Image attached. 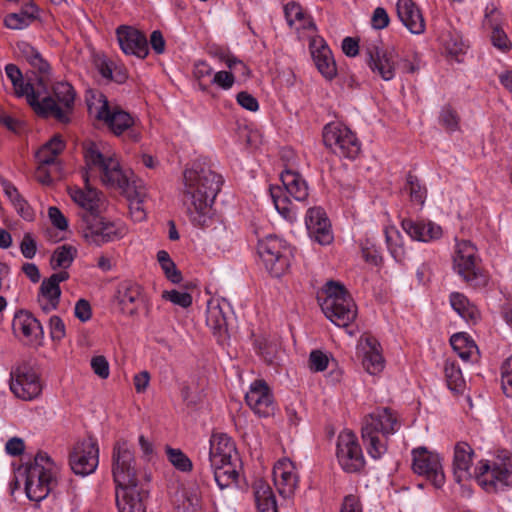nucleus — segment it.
Segmentation results:
<instances>
[{
  "label": "nucleus",
  "mask_w": 512,
  "mask_h": 512,
  "mask_svg": "<svg viewBox=\"0 0 512 512\" xmlns=\"http://www.w3.org/2000/svg\"><path fill=\"white\" fill-rule=\"evenodd\" d=\"M246 403L260 417H268L274 413L273 396L267 383L256 380L251 384L245 396Z\"/></svg>",
  "instance_id": "nucleus-20"
},
{
  "label": "nucleus",
  "mask_w": 512,
  "mask_h": 512,
  "mask_svg": "<svg viewBox=\"0 0 512 512\" xmlns=\"http://www.w3.org/2000/svg\"><path fill=\"white\" fill-rule=\"evenodd\" d=\"M363 366L371 375H376L382 371L384 367V360L382 355L376 350L375 345H371L370 351L365 353Z\"/></svg>",
  "instance_id": "nucleus-44"
},
{
  "label": "nucleus",
  "mask_w": 512,
  "mask_h": 512,
  "mask_svg": "<svg viewBox=\"0 0 512 512\" xmlns=\"http://www.w3.org/2000/svg\"><path fill=\"white\" fill-rule=\"evenodd\" d=\"M322 136L325 146L337 155L354 159L360 152L361 146L356 135L341 123L326 124Z\"/></svg>",
  "instance_id": "nucleus-9"
},
{
  "label": "nucleus",
  "mask_w": 512,
  "mask_h": 512,
  "mask_svg": "<svg viewBox=\"0 0 512 512\" xmlns=\"http://www.w3.org/2000/svg\"><path fill=\"white\" fill-rule=\"evenodd\" d=\"M310 50L318 71L327 80H332L337 75V68L327 44L324 43L322 38H314L310 42Z\"/></svg>",
  "instance_id": "nucleus-24"
},
{
  "label": "nucleus",
  "mask_w": 512,
  "mask_h": 512,
  "mask_svg": "<svg viewBox=\"0 0 512 512\" xmlns=\"http://www.w3.org/2000/svg\"><path fill=\"white\" fill-rule=\"evenodd\" d=\"M473 449L465 442L457 443L454 449L453 474L455 480L460 483L465 479L475 477V471L471 472Z\"/></svg>",
  "instance_id": "nucleus-28"
},
{
  "label": "nucleus",
  "mask_w": 512,
  "mask_h": 512,
  "mask_svg": "<svg viewBox=\"0 0 512 512\" xmlns=\"http://www.w3.org/2000/svg\"><path fill=\"white\" fill-rule=\"evenodd\" d=\"M77 249L69 244L57 247L50 259V266L53 270L69 268L76 257Z\"/></svg>",
  "instance_id": "nucleus-39"
},
{
  "label": "nucleus",
  "mask_w": 512,
  "mask_h": 512,
  "mask_svg": "<svg viewBox=\"0 0 512 512\" xmlns=\"http://www.w3.org/2000/svg\"><path fill=\"white\" fill-rule=\"evenodd\" d=\"M166 278L174 284H178L182 281V273L177 268L175 262L164 264L161 266Z\"/></svg>",
  "instance_id": "nucleus-63"
},
{
  "label": "nucleus",
  "mask_w": 512,
  "mask_h": 512,
  "mask_svg": "<svg viewBox=\"0 0 512 512\" xmlns=\"http://www.w3.org/2000/svg\"><path fill=\"white\" fill-rule=\"evenodd\" d=\"M0 124L15 134H19L23 128L21 121L4 112H0Z\"/></svg>",
  "instance_id": "nucleus-62"
},
{
  "label": "nucleus",
  "mask_w": 512,
  "mask_h": 512,
  "mask_svg": "<svg viewBox=\"0 0 512 512\" xmlns=\"http://www.w3.org/2000/svg\"><path fill=\"white\" fill-rule=\"evenodd\" d=\"M328 363V356L320 350H313L309 355V368L313 372L324 371Z\"/></svg>",
  "instance_id": "nucleus-49"
},
{
  "label": "nucleus",
  "mask_w": 512,
  "mask_h": 512,
  "mask_svg": "<svg viewBox=\"0 0 512 512\" xmlns=\"http://www.w3.org/2000/svg\"><path fill=\"white\" fill-rule=\"evenodd\" d=\"M450 303L452 308L467 322L475 324L478 321L479 311L474 305L470 304L465 295L458 292L452 293Z\"/></svg>",
  "instance_id": "nucleus-37"
},
{
  "label": "nucleus",
  "mask_w": 512,
  "mask_h": 512,
  "mask_svg": "<svg viewBox=\"0 0 512 512\" xmlns=\"http://www.w3.org/2000/svg\"><path fill=\"white\" fill-rule=\"evenodd\" d=\"M84 158L88 169L83 174L85 187L71 191L70 196L83 209L80 214L84 223L83 237L88 243L100 246L121 238L122 230L101 216L104 197L91 186L89 170L98 168L103 184L123 191L129 188V180L121 170L119 161L113 155L103 153L96 143L90 142L85 146Z\"/></svg>",
  "instance_id": "nucleus-1"
},
{
  "label": "nucleus",
  "mask_w": 512,
  "mask_h": 512,
  "mask_svg": "<svg viewBox=\"0 0 512 512\" xmlns=\"http://www.w3.org/2000/svg\"><path fill=\"white\" fill-rule=\"evenodd\" d=\"M406 189L409 191L412 201L419 204L424 203L426 188L420 184L418 177L411 172H409L406 177Z\"/></svg>",
  "instance_id": "nucleus-46"
},
{
  "label": "nucleus",
  "mask_w": 512,
  "mask_h": 512,
  "mask_svg": "<svg viewBox=\"0 0 512 512\" xmlns=\"http://www.w3.org/2000/svg\"><path fill=\"white\" fill-rule=\"evenodd\" d=\"M39 294L49 300L52 309H57L61 296V288L51 277L42 281Z\"/></svg>",
  "instance_id": "nucleus-43"
},
{
  "label": "nucleus",
  "mask_w": 512,
  "mask_h": 512,
  "mask_svg": "<svg viewBox=\"0 0 512 512\" xmlns=\"http://www.w3.org/2000/svg\"><path fill=\"white\" fill-rule=\"evenodd\" d=\"M336 456L342 469L347 473L360 472L365 459L356 435L350 430L342 431L337 438Z\"/></svg>",
  "instance_id": "nucleus-12"
},
{
  "label": "nucleus",
  "mask_w": 512,
  "mask_h": 512,
  "mask_svg": "<svg viewBox=\"0 0 512 512\" xmlns=\"http://www.w3.org/2000/svg\"><path fill=\"white\" fill-rule=\"evenodd\" d=\"M459 117L455 110L446 106L442 109L440 114V122L448 130L454 131L458 128Z\"/></svg>",
  "instance_id": "nucleus-51"
},
{
  "label": "nucleus",
  "mask_w": 512,
  "mask_h": 512,
  "mask_svg": "<svg viewBox=\"0 0 512 512\" xmlns=\"http://www.w3.org/2000/svg\"><path fill=\"white\" fill-rule=\"evenodd\" d=\"M450 344L453 350L464 361H468L471 358L472 353L474 351H478L474 341L471 340L465 333H456L452 335L450 338Z\"/></svg>",
  "instance_id": "nucleus-40"
},
{
  "label": "nucleus",
  "mask_w": 512,
  "mask_h": 512,
  "mask_svg": "<svg viewBox=\"0 0 512 512\" xmlns=\"http://www.w3.org/2000/svg\"><path fill=\"white\" fill-rule=\"evenodd\" d=\"M399 426L397 415L390 408L378 409L365 417L361 436L371 457L377 459L386 452V445L380 442L379 433L384 436L394 434Z\"/></svg>",
  "instance_id": "nucleus-4"
},
{
  "label": "nucleus",
  "mask_w": 512,
  "mask_h": 512,
  "mask_svg": "<svg viewBox=\"0 0 512 512\" xmlns=\"http://www.w3.org/2000/svg\"><path fill=\"white\" fill-rule=\"evenodd\" d=\"M14 332L21 331L25 337L42 338L44 335L43 326L30 312L25 310L18 311L12 322Z\"/></svg>",
  "instance_id": "nucleus-31"
},
{
  "label": "nucleus",
  "mask_w": 512,
  "mask_h": 512,
  "mask_svg": "<svg viewBox=\"0 0 512 512\" xmlns=\"http://www.w3.org/2000/svg\"><path fill=\"white\" fill-rule=\"evenodd\" d=\"M284 12L290 26H292L296 20L302 21L305 16L301 6L296 2L287 3L284 7Z\"/></svg>",
  "instance_id": "nucleus-58"
},
{
  "label": "nucleus",
  "mask_w": 512,
  "mask_h": 512,
  "mask_svg": "<svg viewBox=\"0 0 512 512\" xmlns=\"http://www.w3.org/2000/svg\"><path fill=\"white\" fill-rule=\"evenodd\" d=\"M401 226L413 240L417 241L428 242L442 236V228L431 221L404 219Z\"/></svg>",
  "instance_id": "nucleus-27"
},
{
  "label": "nucleus",
  "mask_w": 512,
  "mask_h": 512,
  "mask_svg": "<svg viewBox=\"0 0 512 512\" xmlns=\"http://www.w3.org/2000/svg\"><path fill=\"white\" fill-rule=\"evenodd\" d=\"M52 96H46L36 104V114L43 118L53 117L60 123H69V114L72 112L75 91L67 82H58L53 87Z\"/></svg>",
  "instance_id": "nucleus-8"
},
{
  "label": "nucleus",
  "mask_w": 512,
  "mask_h": 512,
  "mask_svg": "<svg viewBox=\"0 0 512 512\" xmlns=\"http://www.w3.org/2000/svg\"><path fill=\"white\" fill-rule=\"evenodd\" d=\"M321 309L325 316L339 327H347L357 316L356 304L350 294L334 300H323Z\"/></svg>",
  "instance_id": "nucleus-18"
},
{
  "label": "nucleus",
  "mask_w": 512,
  "mask_h": 512,
  "mask_svg": "<svg viewBox=\"0 0 512 512\" xmlns=\"http://www.w3.org/2000/svg\"><path fill=\"white\" fill-rule=\"evenodd\" d=\"M17 49L19 56L26 60L35 72L41 75L39 82L42 83L43 78L50 73L49 63L36 48L26 41L18 42Z\"/></svg>",
  "instance_id": "nucleus-32"
},
{
  "label": "nucleus",
  "mask_w": 512,
  "mask_h": 512,
  "mask_svg": "<svg viewBox=\"0 0 512 512\" xmlns=\"http://www.w3.org/2000/svg\"><path fill=\"white\" fill-rule=\"evenodd\" d=\"M323 292L326 295L324 300H329L330 298L331 300H334L340 298V296L349 294L344 285L333 280H330L326 283Z\"/></svg>",
  "instance_id": "nucleus-52"
},
{
  "label": "nucleus",
  "mask_w": 512,
  "mask_h": 512,
  "mask_svg": "<svg viewBox=\"0 0 512 512\" xmlns=\"http://www.w3.org/2000/svg\"><path fill=\"white\" fill-rule=\"evenodd\" d=\"M257 251L266 269L273 277L282 276L289 268L290 261L282 250L281 241L273 236L259 240Z\"/></svg>",
  "instance_id": "nucleus-14"
},
{
  "label": "nucleus",
  "mask_w": 512,
  "mask_h": 512,
  "mask_svg": "<svg viewBox=\"0 0 512 512\" xmlns=\"http://www.w3.org/2000/svg\"><path fill=\"white\" fill-rule=\"evenodd\" d=\"M74 314L75 317L78 318L81 322L90 320L92 316L90 303L85 299H79L76 302Z\"/></svg>",
  "instance_id": "nucleus-61"
},
{
  "label": "nucleus",
  "mask_w": 512,
  "mask_h": 512,
  "mask_svg": "<svg viewBox=\"0 0 512 512\" xmlns=\"http://www.w3.org/2000/svg\"><path fill=\"white\" fill-rule=\"evenodd\" d=\"M168 461L181 472H190L193 468L192 461L178 448L166 447Z\"/></svg>",
  "instance_id": "nucleus-42"
},
{
  "label": "nucleus",
  "mask_w": 512,
  "mask_h": 512,
  "mask_svg": "<svg viewBox=\"0 0 512 512\" xmlns=\"http://www.w3.org/2000/svg\"><path fill=\"white\" fill-rule=\"evenodd\" d=\"M259 353L268 364H273L278 354V344L274 342L263 341L259 344Z\"/></svg>",
  "instance_id": "nucleus-53"
},
{
  "label": "nucleus",
  "mask_w": 512,
  "mask_h": 512,
  "mask_svg": "<svg viewBox=\"0 0 512 512\" xmlns=\"http://www.w3.org/2000/svg\"><path fill=\"white\" fill-rule=\"evenodd\" d=\"M48 216L50 218L51 223L57 229L64 231L68 228V221L59 208L55 206L49 207Z\"/></svg>",
  "instance_id": "nucleus-60"
},
{
  "label": "nucleus",
  "mask_w": 512,
  "mask_h": 512,
  "mask_svg": "<svg viewBox=\"0 0 512 512\" xmlns=\"http://www.w3.org/2000/svg\"><path fill=\"white\" fill-rule=\"evenodd\" d=\"M14 93L17 97H26L28 104L33 108L36 113V104L40 103L39 95L35 92L33 85L30 82H24L22 78L20 82L13 85Z\"/></svg>",
  "instance_id": "nucleus-45"
},
{
  "label": "nucleus",
  "mask_w": 512,
  "mask_h": 512,
  "mask_svg": "<svg viewBox=\"0 0 512 512\" xmlns=\"http://www.w3.org/2000/svg\"><path fill=\"white\" fill-rule=\"evenodd\" d=\"M240 468V458L235 457L218 465H211L210 477L213 476L219 488L224 489L237 481Z\"/></svg>",
  "instance_id": "nucleus-29"
},
{
  "label": "nucleus",
  "mask_w": 512,
  "mask_h": 512,
  "mask_svg": "<svg viewBox=\"0 0 512 512\" xmlns=\"http://www.w3.org/2000/svg\"><path fill=\"white\" fill-rule=\"evenodd\" d=\"M293 470L292 462L288 460L279 461L273 469L275 485L284 498L291 497L297 486L298 478Z\"/></svg>",
  "instance_id": "nucleus-26"
},
{
  "label": "nucleus",
  "mask_w": 512,
  "mask_h": 512,
  "mask_svg": "<svg viewBox=\"0 0 512 512\" xmlns=\"http://www.w3.org/2000/svg\"><path fill=\"white\" fill-rule=\"evenodd\" d=\"M116 34L120 48L125 54H132L142 59L148 55L147 38L139 30L121 25L117 28Z\"/></svg>",
  "instance_id": "nucleus-21"
},
{
  "label": "nucleus",
  "mask_w": 512,
  "mask_h": 512,
  "mask_svg": "<svg viewBox=\"0 0 512 512\" xmlns=\"http://www.w3.org/2000/svg\"><path fill=\"white\" fill-rule=\"evenodd\" d=\"M478 262L477 249L470 241L463 240L457 243L453 268L472 286H480L486 282Z\"/></svg>",
  "instance_id": "nucleus-10"
},
{
  "label": "nucleus",
  "mask_w": 512,
  "mask_h": 512,
  "mask_svg": "<svg viewBox=\"0 0 512 512\" xmlns=\"http://www.w3.org/2000/svg\"><path fill=\"white\" fill-rule=\"evenodd\" d=\"M385 239L392 257L397 262H403L406 259V250L401 241V235L395 227H386L384 230Z\"/></svg>",
  "instance_id": "nucleus-41"
},
{
  "label": "nucleus",
  "mask_w": 512,
  "mask_h": 512,
  "mask_svg": "<svg viewBox=\"0 0 512 512\" xmlns=\"http://www.w3.org/2000/svg\"><path fill=\"white\" fill-rule=\"evenodd\" d=\"M475 478L487 492H498L512 486V456L502 452L492 466L488 462H481L475 468Z\"/></svg>",
  "instance_id": "nucleus-7"
},
{
  "label": "nucleus",
  "mask_w": 512,
  "mask_h": 512,
  "mask_svg": "<svg viewBox=\"0 0 512 512\" xmlns=\"http://www.w3.org/2000/svg\"><path fill=\"white\" fill-rule=\"evenodd\" d=\"M222 184V176L204 162L195 161L184 170L182 201L196 225H208L213 215L212 204Z\"/></svg>",
  "instance_id": "nucleus-2"
},
{
  "label": "nucleus",
  "mask_w": 512,
  "mask_h": 512,
  "mask_svg": "<svg viewBox=\"0 0 512 512\" xmlns=\"http://www.w3.org/2000/svg\"><path fill=\"white\" fill-rule=\"evenodd\" d=\"M390 23V17L383 7H377L371 17V25L376 30L386 28Z\"/></svg>",
  "instance_id": "nucleus-57"
},
{
  "label": "nucleus",
  "mask_w": 512,
  "mask_h": 512,
  "mask_svg": "<svg viewBox=\"0 0 512 512\" xmlns=\"http://www.w3.org/2000/svg\"><path fill=\"white\" fill-rule=\"evenodd\" d=\"M162 298L182 308H188L192 304V296L188 292H180L174 289L163 291Z\"/></svg>",
  "instance_id": "nucleus-48"
},
{
  "label": "nucleus",
  "mask_w": 512,
  "mask_h": 512,
  "mask_svg": "<svg viewBox=\"0 0 512 512\" xmlns=\"http://www.w3.org/2000/svg\"><path fill=\"white\" fill-rule=\"evenodd\" d=\"M27 11H20L19 13H10L4 19V25L13 30H21L28 27L31 23Z\"/></svg>",
  "instance_id": "nucleus-47"
},
{
  "label": "nucleus",
  "mask_w": 512,
  "mask_h": 512,
  "mask_svg": "<svg viewBox=\"0 0 512 512\" xmlns=\"http://www.w3.org/2000/svg\"><path fill=\"white\" fill-rule=\"evenodd\" d=\"M235 457H239V455L230 437L223 433L212 435L208 457L200 463L199 475L201 481L207 482L209 480L211 465H218Z\"/></svg>",
  "instance_id": "nucleus-13"
},
{
  "label": "nucleus",
  "mask_w": 512,
  "mask_h": 512,
  "mask_svg": "<svg viewBox=\"0 0 512 512\" xmlns=\"http://www.w3.org/2000/svg\"><path fill=\"white\" fill-rule=\"evenodd\" d=\"M206 323L217 336L218 341L222 342L227 336V320L222 307L219 304L208 305Z\"/></svg>",
  "instance_id": "nucleus-35"
},
{
  "label": "nucleus",
  "mask_w": 512,
  "mask_h": 512,
  "mask_svg": "<svg viewBox=\"0 0 512 512\" xmlns=\"http://www.w3.org/2000/svg\"><path fill=\"white\" fill-rule=\"evenodd\" d=\"M91 368L98 377L102 379H106L109 377V363L104 356L99 355L93 357L91 359Z\"/></svg>",
  "instance_id": "nucleus-56"
},
{
  "label": "nucleus",
  "mask_w": 512,
  "mask_h": 512,
  "mask_svg": "<svg viewBox=\"0 0 512 512\" xmlns=\"http://www.w3.org/2000/svg\"><path fill=\"white\" fill-rule=\"evenodd\" d=\"M0 185L4 193L12 202L18 214L25 220L31 221L33 219V210L28 202L22 197L18 189L7 179L1 177Z\"/></svg>",
  "instance_id": "nucleus-34"
},
{
  "label": "nucleus",
  "mask_w": 512,
  "mask_h": 512,
  "mask_svg": "<svg viewBox=\"0 0 512 512\" xmlns=\"http://www.w3.org/2000/svg\"><path fill=\"white\" fill-rule=\"evenodd\" d=\"M51 460L46 453L39 452L34 462L27 465L23 472H18L25 478V492L27 497L39 502L46 498L53 489L56 479L51 471Z\"/></svg>",
  "instance_id": "nucleus-6"
},
{
  "label": "nucleus",
  "mask_w": 512,
  "mask_h": 512,
  "mask_svg": "<svg viewBox=\"0 0 512 512\" xmlns=\"http://www.w3.org/2000/svg\"><path fill=\"white\" fill-rule=\"evenodd\" d=\"M116 299L123 314L131 317L137 315L138 308L143 302L140 285L123 281L118 286Z\"/></svg>",
  "instance_id": "nucleus-25"
},
{
  "label": "nucleus",
  "mask_w": 512,
  "mask_h": 512,
  "mask_svg": "<svg viewBox=\"0 0 512 512\" xmlns=\"http://www.w3.org/2000/svg\"><path fill=\"white\" fill-rule=\"evenodd\" d=\"M283 186H270V195L276 210L288 221L296 218V209L289 196L302 202L308 197V186L302 176L294 171L286 170L281 173Z\"/></svg>",
  "instance_id": "nucleus-5"
},
{
  "label": "nucleus",
  "mask_w": 512,
  "mask_h": 512,
  "mask_svg": "<svg viewBox=\"0 0 512 512\" xmlns=\"http://www.w3.org/2000/svg\"><path fill=\"white\" fill-rule=\"evenodd\" d=\"M20 251L26 259H32L36 255L37 243L31 233L27 232L23 235Z\"/></svg>",
  "instance_id": "nucleus-50"
},
{
  "label": "nucleus",
  "mask_w": 512,
  "mask_h": 512,
  "mask_svg": "<svg viewBox=\"0 0 512 512\" xmlns=\"http://www.w3.org/2000/svg\"><path fill=\"white\" fill-rule=\"evenodd\" d=\"M255 501L259 512H278L275 495L271 487L263 480H256L253 484Z\"/></svg>",
  "instance_id": "nucleus-33"
},
{
  "label": "nucleus",
  "mask_w": 512,
  "mask_h": 512,
  "mask_svg": "<svg viewBox=\"0 0 512 512\" xmlns=\"http://www.w3.org/2000/svg\"><path fill=\"white\" fill-rule=\"evenodd\" d=\"M499 14L495 7L487 8L483 25L492 29L491 42L493 46L502 52H508L512 47V43L500 27Z\"/></svg>",
  "instance_id": "nucleus-30"
},
{
  "label": "nucleus",
  "mask_w": 512,
  "mask_h": 512,
  "mask_svg": "<svg viewBox=\"0 0 512 512\" xmlns=\"http://www.w3.org/2000/svg\"><path fill=\"white\" fill-rule=\"evenodd\" d=\"M98 459V445L93 438H88L75 445L70 454L69 464L75 474L86 476L95 471Z\"/></svg>",
  "instance_id": "nucleus-17"
},
{
  "label": "nucleus",
  "mask_w": 512,
  "mask_h": 512,
  "mask_svg": "<svg viewBox=\"0 0 512 512\" xmlns=\"http://www.w3.org/2000/svg\"><path fill=\"white\" fill-rule=\"evenodd\" d=\"M235 82V76L232 72L218 71L214 74L211 83L223 90L230 89Z\"/></svg>",
  "instance_id": "nucleus-55"
},
{
  "label": "nucleus",
  "mask_w": 512,
  "mask_h": 512,
  "mask_svg": "<svg viewBox=\"0 0 512 512\" xmlns=\"http://www.w3.org/2000/svg\"><path fill=\"white\" fill-rule=\"evenodd\" d=\"M340 512H362L359 499L354 495L344 498Z\"/></svg>",
  "instance_id": "nucleus-64"
},
{
  "label": "nucleus",
  "mask_w": 512,
  "mask_h": 512,
  "mask_svg": "<svg viewBox=\"0 0 512 512\" xmlns=\"http://www.w3.org/2000/svg\"><path fill=\"white\" fill-rule=\"evenodd\" d=\"M50 335L53 341H61L66 335L65 324L59 316H52L49 320Z\"/></svg>",
  "instance_id": "nucleus-54"
},
{
  "label": "nucleus",
  "mask_w": 512,
  "mask_h": 512,
  "mask_svg": "<svg viewBox=\"0 0 512 512\" xmlns=\"http://www.w3.org/2000/svg\"><path fill=\"white\" fill-rule=\"evenodd\" d=\"M112 474L116 484V504L119 511L146 512L149 492L138 479L135 457L125 440H119L114 445Z\"/></svg>",
  "instance_id": "nucleus-3"
},
{
  "label": "nucleus",
  "mask_w": 512,
  "mask_h": 512,
  "mask_svg": "<svg viewBox=\"0 0 512 512\" xmlns=\"http://www.w3.org/2000/svg\"><path fill=\"white\" fill-rule=\"evenodd\" d=\"M305 224L311 239L321 245H328L333 240L330 221L321 207L307 211Z\"/></svg>",
  "instance_id": "nucleus-19"
},
{
  "label": "nucleus",
  "mask_w": 512,
  "mask_h": 512,
  "mask_svg": "<svg viewBox=\"0 0 512 512\" xmlns=\"http://www.w3.org/2000/svg\"><path fill=\"white\" fill-rule=\"evenodd\" d=\"M65 143L60 135H54L48 142L43 144L35 153L38 164L52 165L56 162L57 156L64 150Z\"/></svg>",
  "instance_id": "nucleus-36"
},
{
  "label": "nucleus",
  "mask_w": 512,
  "mask_h": 512,
  "mask_svg": "<svg viewBox=\"0 0 512 512\" xmlns=\"http://www.w3.org/2000/svg\"><path fill=\"white\" fill-rule=\"evenodd\" d=\"M368 67L384 81L395 77L398 55L394 50H385L376 44H369L363 49Z\"/></svg>",
  "instance_id": "nucleus-16"
},
{
  "label": "nucleus",
  "mask_w": 512,
  "mask_h": 512,
  "mask_svg": "<svg viewBox=\"0 0 512 512\" xmlns=\"http://www.w3.org/2000/svg\"><path fill=\"white\" fill-rule=\"evenodd\" d=\"M237 103L244 109L255 112L259 108L257 99L246 91H241L236 96Z\"/></svg>",
  "instance_id": "nucleus-59"
},
{
  "label": "nucleus",
  "mask_w": 512,
  "mask_h": 512,
  "mask_svg": "<svg viewBox=\"0 0 512 512\" xmlns=\"http://www.w3.org/2000/svg\"><path fill=\"white\" fill-rule=\"evenodd\" d=\"M412 456L413 471L425 476L434 487L441 488L445 482V475L439 455L429 452L425 447H419L413 449Z\"/></svg>",
  "instance_id": "nucleus-15"
},
{
  "label": "nucleus",
  "mask_w": 512,
  "mask_h": 512,
  "mask_svg": "<svg viewBox=\"0 0 512 512\" xmlns=\"http://www.w3.org/2000/svg\"><path fill=\"white\" fill-rule=\"evenodd\" d=\"M10 390L19 399L30 401L42 392L39 375L28 362H22L10 372Z\"/></svg>",
  "instance_id": "nucleus-11"
},
{
  "label": "nucleus",
  "mask_w": 512,
  "mask_h": 512,
  "mask_svg": "<svg viewBox=\"0 0 512 512\" xmlns=\"http://www.w3.org/2000/svg\"><path fill=\"white\" fill-rule=\"evenodd\" d=\"M97 119L104 121L117 136L134 126V119L128 112L120 108L110 109L106 99L97 112Z\"/></svg>",
  "instance_id": "nucleus-22"
},
{
  "label": "nucleus",
  "mask_w": 512,
  "mask_h": 512,
  "mask_svg": "<svg viewBox=\"0 0 512 512\" xmlns=\"http://www.w3.org/2000/svg\"><path fill=\"white\" fill-rule=\"evenodd\" d=\"M396 10L398 18L412 34L424 33L425 20L420 8L413 0H398Z\"/></svg>",
  "instance_id": "nucleus-23"
},
{
  "label": "nucleus",
  "mask_w": 512,
  "mask_h": 512,
  "mask_svg": "<svg viewBox=\"0 0 512 512\" xmlns=\"http://www.w3.org/2000/svg\"><path fill=\"white\" fill-rule=\"evenodd\" d=\"M444 373L448 388L456 394H462L465 390L466 383L461 369L455 361H451L450 359L446 360Z\"/></svg>",
  "instance_id": "nucleus-38"
}]
</instances>
